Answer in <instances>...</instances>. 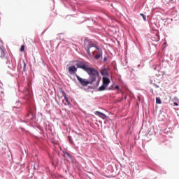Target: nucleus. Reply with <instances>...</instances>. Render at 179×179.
<instances>
[{"mask_svg":"<svg viewBox=\"0 0 179 179\" xmlns=\"http://www.w3.org/2000/svg\"><path fill=\"white\" fill-rule=\"evenodd\" d=\"M17 104H20V106H22V103H20V102H17Z\"/></svg>","mask_w":179,"mask_h":179,"instance_id":"nucleus-22","label":"nucleus"},{"mask_svg":"<svg viewBox=\"0 0 179 179\" xmlns=\"http://www.w3.org/2000/svg\"><path fill=\"white\" fill-rule=\"evenodd\" d=\"M76 71H78V69L75 66L69 67V73L70 75H73Z\"/></svg>","mask_w":179,"mask_h":179,"instance_id":"nucleus-5","label":"nucleus"},{"mask_svg":"<svg viewBox=\"0 0 179 179\" xmlns=\"http://www.w3.org/2000/svg\"><path fill=\"white\" fill-rule=\"evenodd\" d=\"M115 89L118 90V89H120V87H119L118 85H116V86L115 87Z\"/></svg>","mask_w":179,"mask_h":179,"instance_id":"nucleus-20","label":"nucleus"},{"mask_svg":"<svg viewBox=\"0 0 179 179\" xmlns=\"http://www.w3.org/2000/svg\"><path fill=\"white\" fill-rule=\"evenodd\" d=\"M14 108H17L16 106H14Z\"/></svg>","mask_w":179,"mask_h":179,"instance_id":"nucleus-23","label":"nucleus"},{"mask_svg":"<svg viewBox=\"0 0 179 179\" xmlns=\"http://www.w3.org/2000/svg\"><path fill=\"white\" fill-rule=\"evenodd\" d=\"M77 68H80V69L85 71V72H87V69H89V67L83 63L77 64Z\"/></svg>","mask_w":179,"mask_h":179,"instance_id":"nucleus-4","label":"nucleus"},{"mask_svg":"<svg viewBox=\"0 0 179 179\" xmlns=\"http://www.w3.org/2000/svg\"><path fill=\"white\" fill-rule=\"evenodd\" d=\"M156 103L162 104V99H160V98H159V97L156 98Z\"/></svg>","mask_w":179,"mask_h":179,"instance_id":"nucleus-15","label":"nucleus"},{"mask_svg":"<svg viewBox=\"0 0 179 179\" xmlns=\"http://www.w3.org/2000/svg\"><path fill=\"white\" fill-rule=\"evenodd\" d=\"M84 47L86 48V51L90 58H93V57H94V52H96V50H99L94 43L89 41H85Z\"/></svg>","mask_w":179,"mask_h":179,"instance_id":"nucleus-1","label":"nucleus"},{"mask_svg":"<svg viewBox=\"0 0 179 179\" xmlns=\"http://www.w3.org/2000/svg\"><path fill=\"white\" fill-rule=\"evenodd\" d=\"M86 72L90 75V76H99V71L93 68L88 67Z\"/></svg>","mask_w":179,"mask_h":179,"instance_id":"nucleus-3","label":"nucleus"},{"mask_svg":"<svg viewBox=\"0 0 179 179\" xmlns=\"http://www.w3.org/2000/svg\"><path fill=\"white\" fill-rule=\"evenodd\" d=\"M173 106H175L176 107H177V106H178V103H176V102H174V103H173Z\"/></svg>","mask_w":179,"mask_h":179,"instance_id":"nucleus-19","label":"nucleus"},{"mask_svg":"<svg viewBox=\"0 0 179 179\" xmlns=\"http://www.w3.org/2000/svg\"><path fill=\"white\" fill-rule=\"evenodd\" d=\"M158 83H160V81H158Z\"/></svg>","mask_w":179,"mask_h":179,"instance_id":"nucleus-24","label":"nucleus"},{"mask_svg":"<svg viewBox=\"0 0 179 179\" xmlns=\"http://www.w3.org/2000/svg\"><path fill=\"white\" fill-rule=\"evenodd\" d=\"M107 87L106 85H105L104 84H103L99 88V92H103L104 90H106V88Z\"/></svg>","mask_w":179,"mask_h":179,"instance_id":"nucleus-12","label":"nucleus"},{"mask_svg":"<svg viewBox=\"0 0 179 179\" xmlns=\"http://www.w3.org/2000/svg\"><path fill=\"white\" fill-rule=\"evenodd\" d=\"M102 55L103 54L101 52L98 53L97 55H95V59H100Z\"/></svg>","mask_w":179,"mask_h":179,"instance_id":"nucleus-13","label":"nucleus"},{"mask_svg":"<svg viewBox=\"0 0 179 179\" xmlns=\"http://www.w3.org/2000/svg\"><path fill=\"white\" fill-rule=\"evenodd\" d=\"M63 153L64 157H69V159H72V156H71V155H69V153H68L67 152H64Z\"/></svg>","mask_w":179,"mask_h":179,"instance_id":"nucleus-14","label":"nucleus"},{"mask_svg":"<svg viewBox=\"0 0 179 179\" xmlns=\"http://www.w3.org/2000/svg\"><path fill=\"white\" fill-rule=\"evenodd\" d=\"M154 86H155V87L157 89H159V87H160L159 85H157V84H156L155 83H153Z\"/></svg>","mask_w":179,"mask_h":179,"instance_id":"nucleus-18","label":"nucleus"},{"mask_svg":"<svg viewBox=\"0 0 179 179\" xmlns=\"http://www.w3.org/2000/svg\"><path fill=\"white\" fill-rule=\"evenodd\" d=\"M20 51H21V52H23V51H24V45H21Z\"/></svg>","mask_w":179,"mask_h":179,"instance_id":"nucleus-17","label":"nucleus"},{"mask_svg":"<svg viewBox=\"0 0 179 179\" xmlns=\"http://www.w3.org/2000/svg\"><path fill=\"white\" fill-rule=\"evenodd\" d=\"M77 80H78L79 83L82 85V86H87V85H90L89 80H86L85 78H82L80 76L76 75Z\"/></svg>","mask_w":179,"mask_h":179,"instance_id":"nucleus-2","label":"nucleus"},{"mask_svg":"<svg viewBox=\"0 0 179 179\" xmlns=\"http://www.w3.org/2000/svg\"><path fill=\"white\" fill-rule=\"evenodd\" d=\"M102 82L103 85L108 87V85H110V78H108V77H103Z\"/></svg>","mask_w":179,"mask_h":179,"instance_id":"nucleus-6","label":"nucleus"},{"mask_svg":"<svg viewBox=\"0 0 179 179\" xmlns=\"http://www.w3.org/2000/svg\"><path fill=\"white\" fill-rule=\"evenodd\" d=\"M95 115H98V117H101V118H103V120H104V118H107V115H106V114H104L100 111H96Z\"/></svg>","mask_w":179,"mask_h":179,"instance_id":"nucleus-8","label":"nucleus"},{"mask_svg":"<svg viewBox=\"0 0 179 179\" xmlns=\"http://www.w3.org/2000/svg\"><path fill=\"white\" fill-rule=\"evenodd\" d=\"M64 101H65V102H64V106H69V107H71L72 106V104L71 103V101H69V99H68L67 96H65Z\"/></svg>","mask_w":179,"mask_h":179,"instance_id":"nucleus-10","label":"nucleus"},{"mask_svg":"<svg viewBox=\"0 0 179 179\" xmlns=\"http://www.w3.org/2000/svg\"><path fill=\"white\" fill-rule=\"evenodd\" d=\"M24 68H26V64H24Z\"/></svg>","mask_w":179,"mask_h":179,"instance_id":"nucleus-21","label":"nucleus"},{"mask_svg":"<svg viewBox=\"0 0 179 179\" xmlns=\"http://www.w3.org/2000/svg\"><path fill=\"white\" fill-rule=\"evenodd\" d=\"M169 1H173V0H169Z\"/></svg>","mask_w":179,"mask_h":179,"instance_id":"nucleus-25","label":"nucleus"},{"mask_svg":"<svg viewBox=\"0 0 179 179\" xmlns=\"http://www.w3.org/2000/svg\"><path fill=\"white\" fill-rule=\"evenodd\" d=\"M5 55H6V53L5 52V49L2 48L0 46V57L3 58V57H5Z\"/></svg>","mask_w":179,"mask_h":179,"instance_id":"nucleus-11","label":"nucleus"},{"mask_svg":"<svg viewBox=\"0 0 179 179\" xmlns=\"http://www.w3.org/2000/svg\"><path fill=\"white\" fill-rule=\"evenodd\" d=\"M140 16H142L144 22H146V15H145L144 14L141 13Z\"/></svg>","mask_w":179,"mask_h":179,"instance_id":"nucleus-16","label":"nucleus"},{"mask_svg":"<svg viewBox=\"0 0 179 179\" xmlns=\"http://www.w3.org/2000/svg\"><path fill=\"white\" fill-rule=\"evenodd\" d=\"M97 76H90V85H92V83H93V82H96V79H97Z\"/></svg>","mask_w":179,"mask_h":179,"instance_id":"nucleus-9","label":"nucleus"},{"mask_svg":"<svg viewBox=\"0 0 179 179\" xmlns=\"http://www.w3.org/2000/svg\"><path fill=\"white\" fill-rule=\"evenodd\" d=\"M65 96H66V94L65 93V91L62 90H61L57 94L59 99H62V97L65 98Z\"/></svg>","mask_w":179,"mask_h":179,"instance_id":"nucleus-7","label":"nucleus"}]
</instances>
